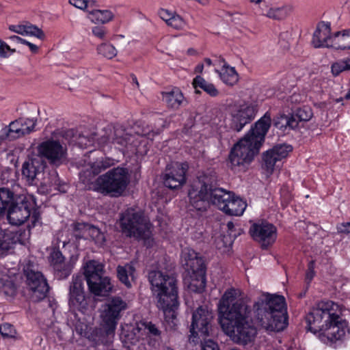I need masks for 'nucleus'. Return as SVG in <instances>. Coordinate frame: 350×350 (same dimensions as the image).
<instances>
[{
    "mask_svg": "<svg viewBox=\"0 0 350 350\" xmlns=\"http://www.w3.org/2000/svg\"><path fill=\"white\" fill-rule=\"evenodd\" d=\"M272 124L284 133L297 129L295 116L278 113L272 118L271 113L267 111L231 148L228 166L232 170L243 169L245 164H250L254 160L265 144V137Z\"/></svg>",
    "mask_w": 350,
    "mask_h": 350,
    "instance_id": "f257e3e1",
    "label": "nucleus"
},
{
    "mask_svg": "<svg viewBox=\"0 0 350 350\" xmlns=\"http://www.w3.org/2000/svg\"><path fill=\"white\" fill-rule=\"evenodd\" d=\"M234 288L227 290L219 303V321L224 332L237 343L247 344L256 334L248 306L237 299Z\"/></svg>",
    "mask_w": 350,
    "mask_h": 350,
    "instance_id": "f03ea898",
    "label": "nucleus"
},
{
    "mask_svg": "<svg viewBox=\"0 0 350 350\" xmlns=\"http://www.w3.org/2000/svg\"><path fill=\"white\" fill-rule=\"evenodd\" d=\"M338 308L332 301H321L305 317L307 329L319 333V340L334 348L340 345L350 333L347 321L336 312Z\"/></svg>",
    "mask_w": 350,
    "mask_h": 350,
    "instance_id": "7ed1b4c3",
    "label": "nucleus"
},
{
    "mask_svg": "<svg viewBox=\"0 0 350 350\" xmlns=\"http://www.w3.org/2000/svg\"><path fill=\"white\" fill-rule=\"evenodd\" d=\"M254 318L256 323L268 332H280L288 325L285 298L282 295H262L254 303Z\"/></svg>",
    "mask_w": 350,
    "mask_h": 350,
    "instance_id": "20e7f679",
    "label": "nucleus"
},
{
    "mask_svg": "<svg viewBox=\"0 0 350 350\" xmlns=\"http://www.w3.org/2000/svg\"><path fill=\"white\" fill-rule=\"evenodd\" d=\"M148 280L157 299V306L163 311L165 320L175 325L174 320L178 306L176 279L160 271H152L148 273Z\"/></svg>",
    "mask_w": 350,
    "mask_h": 350,
    "instance_id": "39448f33",
    "label": "nucleus"
},
{
    "mask_svg": "<svg viewBox=\"0 0 350 350\" xmlns=\"http://www.w3.org/2000/svg\"><path fill=\"white\" fill-rule=\"evenodd\" d=\"M118 224L121 232L126 237L143 240L148 247L152 245V224L142 210L128 208L120 213Z\"/></svg>",
    "mask_w": 350,
    "mask_h": 350,
    "instance_id": "423d86ee",
    "label": "nucleus"
},
{
    "mask_svg": "<svg viewBox=\"0 0 350 350\" xmlns=\"http://www.w3.org/2000/svg\"><path fill=\"white\" fill-rule=\"evenodd\" d=\"M217 178L214 168L199 172L188 189L187 197H223L225 194H228V197H237L233 191L217 187Z\"/></svg>",
    "mask_w": 350,
    "mask_h": 350,
    "instance_id": "0eeeda50",
    "label": "nucleus"
},
{
    "mask_svg": "<svg viewBox=\"0 0 350 350\" xmlns=\"http://www.w3.org/2000/svg\"><path fill=\"white\" fill-rule=\"evenodd\" d=\"M130 181L129 170L118 166L99 176L96 180V185L103 194H113L111 197H119L125 191Z\"/></svg>",
    "mask_w": 350,
    "mask_h": 350,
    "instance_id": "6e6552de",
    "label": "nucleus"
},
{
    "mask_svg": "<svg viewBox=\"0 0 350 350\" xmlns=\"http://www.w3.org/2000/svg\"><path fill=\"white\" fill-rule=\"evenodd\" d=\"M104 265L92 260L84 266V276L90 292L95 295L106 296L111 290L112 285L108 277L104 276Z\"/></svg>",
    "mask_w": 350,
    "mask_h": 350,
    "instance_id": "1a4fd4ad",
    "label": "nucleus"
},
{
    "mask_svg": "<svg viewBox=\"0 0 350 350\" xmlns=\"http://www.w3.org/2000/svg\"><path fill=\"white\" fill-rule=\"evenodd\" d=\"M184 265L191 273L190 288L202 293L206 287V266L204 259L193 250H185L183 252Z\"/></svg>",
    "mask_w": 350,
    "mask_h": 350,
    "instance_id": "9d476101",
    "label": "nucleus"
},
{
    "mask_svg": "<svg viewBox=\"0 0 350 350\" xmlns=\"http://www.w3.org/2000/svg\"><path fill=\"white\" fill-rule=\"evenodd\" d=\"M24 273L26 277L27 288L31 301L38 302L46 297L49 286L43 274L33 269L30 265L25 268Z\"/></svg>",
    "mask_w": 350,
    "mask_h": 350,
    "instance_id": "9b49d317",
    "label": "nucleus"
},
{
    "mask_svg": "<svg viewBox=\"0 0 350 350\" xmlns=\"http://www.w3.org/2000/svg\"><path fill=\"white\" fill-rule=\"evenodd\" d=\"M293 150L291 144L286 143L275 144L272 148L263 152L261 155V167L267 175H271L275 167H280L282 160L288 157L290 152Z\"/></svg>",
    "mask_w": 350,
    "mask_h": 350,
    "instance_id": "f8f14e48",
    "label": "nucleus"
},
{
    "mask_svg": "<svg viewBox=\"0 0 350 350\" xmlns=\"http://www.w3.org/2000/svg\"><path fill=\"white\" fill-rule=\"evenodd\" d=\"M189 166L187 161L167 164L163 174V182L166 187L177 189L187 182Z\"/></svg>",
    "mask_w": 350,
    "mask_h": 350,
    "instance_id": "ddd939ff",
    "label": "nucleus"
},
{
    "mask_svg": "<svg viewBox=\"0 0 350 350\" xmlns=\"http://www.w3.org/2000/svg\"><path fill=\"white\" fill-rule=\"evenodd\" d=\"M213 314L206 306L198 307L192 314V321L190 327V337H206L209 336L212 327Z\"/></svg>",
    "mask_w": 350,
    "mask_h": 350,
    "instance_id": "4468645a",
    "label": "nucleus"
},
{
    "mask_svg": "<svg viewBox=\"0 0 350 350\" xmlns=\"http://www.w3.org/2000/svg\"><path fill=\"white\" fill-rule=\"evenodd\" d=\"M249 234L251 237L260 244L262 249H267L276 240V227L266 220H259L252 224Z\"/></svg>",
    "mask_w": 350,
    "mask_h": 350,
    "instance_id": "2eb2a0df",
    "label": "nucleus"
},
{
    "mask_svg": "<svg viewBox=\"0 0 350 350\" xmlns=\"http://www.w3.org/2000/svg\"><path fill=\"white\" fill-rule=\"evenodd\" d=\"M38 155L44 158L51 164L59 166L66 157V149L59 141L48 139L40 143L37 147Z\"/></svg>",
    "mask_w": 350,
    "mask_h": 350,
    "instance_id": "dca6fc26",
    "label": "nucleus"
},
{
    "mask_svg": "<svg viewBox=\"0 0 350 350\" xmlns=\"http://www.w3.org/2000/svg\"><path fill=\"white\" fill-rule=\"evenodd\" d=\"M12 202L10 204L7 219L9 223L14 226L24 224L31 215L32 203L35 198H23L20 202H15V198H10Z\"/></svg>",
    "mask_w": 350,
    "mask_h": 350,
    "instance_id": "f3484780",
    "label": "nucleus"
},
{
    "mask_svg": "<svg viewBox=\"0 0 350 350\" xmlns=\"http://www.w3.org/2000/svg\"><path fill=\"white\" fill-rule=\"evenodd\" d=\"M83 275H73L69 286L68 304L73 310L82 311L86 309L88 301L85 297Z\"/></svg>",
    "mask_w": 350,
    "mask_h": 350,
    "instance_id": "a211bd4d",
    "label": "nucleus"
},
{
    "mask_svg": "<svg viewBox=\"0 0 350 350\" xmlns=\"http://www.w3.org/2000/svg\"><path fill=\"white\" fill-rule=\"evenodd\" d=\"M258 111V105L251 103L249 105H241L240 108L232 115L230 129L239 132L247 124L254 120Z\"/></svg>",
    "mask_w": 350,
    "mask_h": 350,
    "instance_id": "6ab92c4d",
    "label": "nucleus"
},
{
    "mask_svg": "<svg viewBox=\"0 0 350 350\" xmlns=\"http://www.w3.org/2000/svg\"><path fill=\"white\" fill-rule=\"evenodd\" d=\"M127 308V304L119 297H113L106 304V308L101 314L103 322L117 325L122 311Z\"/></svg>",
    "mask_w": 350,
    "mask_h": 350,
    "instance_id": "aec40b11",
    "label": "nucleus"
},
{
    "mask_svg": "<svg viewBox=\"0 0 350 350\" xmlns=\"http://www.w3.org/2000/svg\"><path fill=\"white\" fill-rule=\"evenodd\" d=\"M331 23L321 21L318 23L314 31L312 43L314 48H333L332 38L331 35Z\"/></svg>",
    "mask_w": 350,
    "mask_h": 350,
    "instance_id": "412c9836",
    "label": "nucleus"
},
{
    "mask_svg": "<svg viewBox=\"0 0 350 350\" xmlns=\"http://www.w3.org/2000/svg\"><path fill=\"white\" fill-rule=\"evenodd\" d=\"M213 204L229 215L240 216L247 207L243 198H213Z\"/></svg>",
    "mask_w": 350,
    "mask_h": 350,
    "instance_id": "4be33fe9",
    "label": "nucleus"
},
{
    "mask_svg": "<svg viewBox=\"0 0 350 350\" xmlns=\"http://www.w3.org/2000/svg\"><path fill=\"white\" fill-rule=\"evenodd\" d=\"M116 328V325L114 324L103 321L99 327H96L92 330L89 338L96 345H108L113 341Z\"/></svg>",
    "mask_w": 350,
    "mask_h": 350,
    "instance_id": "5701e85b",
    "label": "nucleus"
},
{
    "mask_svg": "<svg viewBox=\"0 0 350 350\" xmlns=\"http://www.w3.org/2000/svg\"><path fill=\"white\" fill-rule=\"evenodd\" d=\"M23 118L12 122L8 126L1 131L0 139L12 141L31 133L29 127H23Z\"/></svg>",
    "mask_w": 350,
    "mask_h": 350,
    "instance_id": "b1692460",
    "label": "nucleus"
},
{
    "mask_svg": "<svg viewBox=\"0 0 350 350\" xmlns=\"http://www.w3.org/2000/svg\"><path fill=\"white\" fill-rule=\"evenodd\" d=\"M44 166L40 164V161L38 159L33 158L25 161L22 165V178L25 180L29 185H33L36 175L40 172V170L43 169Z\"/></svg>",
    "mask_w": 350,
    "mask_h": 350,
    "instance_id": "393cba45",
    "label": "nucleus"
},
{
    "mask_svg": "<svg viewBox=\"0 0 350 350\" xmlns=\"http://www.w3.org/2000/svg\"><path fill=\"white\" fill-rule=\"evenodd\" d=\"M163 100L169 108L178 109L185 101L183 92L178 88H174L171 91L162 92Z\"/></svg>",
    "mask_w": 350,
    "mask_h": 350,
    "instance_id": "a878e982",
    "label": "nucleus"
},
{
    "mask_svg": "<svg viewBox=\"0 0 350 350\" xmlns=\"http://www.w3.org/2000/svg\"><path fill=\"white\" fill-rule=\"evenodd\" d=\"M224 63L221 71L216 70L219 73L221 80L229 86L234 85L239 81V74L234 67L228 64L224 58L221 59Z\"/></svg>",
    "mask_w": 350,
    "mask_h": 350,
    "instance_id": "bb28decb",
    "label": "nucleus"
},
{
    "mask_svg": "<svg viewBox=\"0 0 350 350\" xmlns=\"http://www.w3.org/2000/svg\"><path fill=\"white\" fill-rule=\"evenodd\" d=\"M332 46L336 50H350V28L335 32Z\"/></svg>",
    "mask_w": 350,
    "mask_h": 350,
    "instance_id": "cd10ccee",
    "label": "nucleus"
},
{
    "mask_svg": "<svg viewBox=\"0 0 350 350\" xmlns=\"http://www.w3.org/2000/svg\"><path fill=\"white\" fill-rule=\"evenodd\" d=\"M15 243V234L12 231L0 228V258L6 256Z\"/></svg>",
    "mask_w": 350,
    "mask_h": 350,
    "instance_id": "c85d7f7f",
    "label": "nucleus"
},
{
    "mask_svg": "<svg viewBox=\"0 0 350 350\" xmlns=\"http://www.w3.org/2000/svg\"><path fill=\"white\" fill-rule=\"evenodd\" d=\"M131 137V135L126 133L125 130L114 129L113 134L112 135L102 137V139L104 143L118 144L120 145L121 148H125L129 143Z\"/></svg>",
    "mask_w": 350,
    "mask_h": 350,
    "instance_id": "c756f323",
    "label": "nucleus"
},
{
    "mask_svg": "<svg viewBox=\"0 0 350 350\" xmlns=\"http://www.w3.org/2000/svg\"><path fill=\"white\" fill-rule=\"evenodd\" d=\"M135 267L130 265L126 264L124 266H118L117 267V276L120 281L122 282L126 287L131 286V280L135 278Z\"/></svg>",
    "mask_w": 350,
    "mask_h": 350,
    "instance_id": "7c9ffc66",
    "label": "nucleus"
},
{
    "mask_svg": "<svg viewBox=\"0 0 350 350\" xmlns=\"http://www.w3.org/2000/svg\"><path fill=\"white\" fill-rule=\"evenodd\" d=\"M88 18L94 23H102L105 24L113 18V13L109 10H99L92 9V10H88Z\"/></svg>",
    "mask_w": 350,
    "mask_h": 350,
    "instance_id": "2f4dec72",
    "label": "nucleus"
},
{
    "mask_svg": "<svg viewBox=\"0 0 350 350\" xmlns=\"http://www.w3.org/2000/svg\"><path fill=\"white\" fill-rule=\"evenodd\" d=\"M192 85L195 89L200 88L212 97H216L219 94L214 84L207 82L200 75H197L193 79Z\"/></svg>",
    "mask_w": 350,
    "mask_h": 350,
    "instance_id": "473e14b6",
    "label": "nucleus"
},
{
    "mask_svg": "<svg viewBox=\"0 0 350 350\" xmlns=\"http://www.w3.org/2000/svg\"><path fill=\"white\" fill-rule=\"evenodd\" d=\"M148 344L152 347L159 345L161 340V331L151 322L144 323Z\"/></svg>",
    "mask_w": 350,
    "mask_h": 350,
    "instance_id": "72a5a7b5",
    "label": "nucleus"
},
{
    "mask_svg": "<svg viewBox=\"0 0 350 350\" xmlns=\"http://www.w3.org/2000/svg\"><path fill=\"white\" fill-rule=\"evenodd\" d=\"M113 165V160L109 158L97 159L90 163V170L94 176H97Z\"/></svg>",
    "mask_w": 350,
    "mask_h": 350,
    "instance_id": "f704fd0d",
    "label": "nucleus"
},
{
    "mask_svg": "<svg viewBox=\"0 0 350 350\" xmlns=\"http://www.w3.org/2000/svg\"><path fill=\"white\" fill-rule=\"evenodd\" d=\"M291 114V116H295V120L297 122V127L299 126V122H308L313 116L312 109L309 106L299 107L295 112Z\"/></svg>",
    "mask_w": 350,
    "mask_h": 350,
    "instance_id": "c9c22d12",
    "label": "nucleus"
},
{
    "mask_svg": "<svg viewBox=\"0 0 350 350\" xmlns=\"http://www.w3.org/2000/svg\"><path fill=\"white\" fill-rule=\"evenodd\" d=\"M0 291L6 296H13L16 293V286L7 275L0 278Z\"/></svg>",
    "mask_w": 350,
    "mask_h": 350,
    "instance_id": "e433bc0d",
    "label": "nucleus"
},
{
    "mask_svg": "<svg viewBox=\"0 0 350 350\" xmlns=\"http://www.w3.org/2000/svg\"><path fill=\"white\" fill-rule=\"evenodd\" d=\"M97 52L99 55L108 59H111L117 55V50L116 48L113 45L108 42L102 43L98 45L97 47Z\"/></svg>",
    "mask_w": 350,
    "mask_h": 350,
    "instance_id": "4c0bfd02",
    "label": "nucleus"
},
{
    "mask_svg": "<svg viewBox=\"0 0 350 350\" xmlns=\"http://www.w3.org/2000/svg\"><path fill=\"white\" fill-rule=\"evenodd\" d=\"M123 345L126 350H146V348L139 339L133 335H128L123 340Z\"/></svg>",
    "mask_w": 350,
    "mask_h": 350,
    "instance_id": "58836bf2",
    "label": "nucleus"
},
{
    "mask_svg": "<svg viewBox=\"0 0 350 350\" xmlns=\"http://www.w3.org/2000/svg\"><path fill=\"white\" fill-rule=\"evenodd\" d=\"M350 70L349 57L336 62L332 64L331 72L334 77L338 76L342 72Z\"/></svg>",
    "mask_w": 350,
    "mask_h": 350,
    "instance_id": "ea45409f",
    "label": "nucleus"
},
{
    "mask_svg": "<svg viewBox=\"0 0 350 350\" xmlns=\"http://www.w3.org/2000/svg\"><path fill=\"white\" fill-rule=\"evenodd\" d=\"M288 9L285 6L270 8L268 10L265 16L274 20H283L288 16Z\"/></svg>",
    "mask_w": 350,
    "mask_h": 350,
    "instance_id": "a19ab883",
    "label": "nucleus"
},
{
    "mask_svg": "<svg viewBox=\"0 0 350 350\" xmlns=\"http://www.w3.org/2000/svg\"><path fill=\"white\" fill-rule=\"evenodd\" d=\"M210 200L213 204V198H210ZM189 203L194 209L198 211H206L211 204L209 198H189Z\"/></svg>",
    "mask_w": 350,
    "mask_h": 350,
    "instance_id": "79ce46f5",
    "label": "nucleus"
},
{
    "mask_svg": "<svg viewBox=\"0 0 350 350\" xmlns=\"http://www.w3.org/2000/svg\"><path fill=\"white\" fill-rule=\"evenodd\" d=\"M55 275L58 280L66 278L71 273V267L69 265L64 263L53 268Z\"/></svg>",
    "mask_w": 350,
    "mask_h": 350,
    "instance_id": "37998d69",
    "label": "nucleus"
},
{
    "mask_svg": "<svg viewBox=\"0 0 350 350\" xmlns=\"http://www.w3.org/2000/svg\"><path fill=\"white\" fill-rule=\"evenodd\" d=\"M25 31L27 32L25 36H35L42 40L45 38V34L44 31L41 29L38 28L36 25H27Z\"/></svg>",
    "mask_w": 350,
    "mask_h": 350,
    "instance_id": "c03bdc74",
    "label": "nucleus"
},
{
    "mask_svg": "<svg viewBox=\"0 0 350 350\" xmlns=\"http://www.w3.org/2000/svg\"><path fill=\"white\" fill-rule=\"evenodd\" d=\"M168 20L169 22L167 25L171 26L176 29H182L185 25L184 19L180 15L175 13L172 16H171V19L169 18Z\"/></svg>",
    "mask_w": 350,
    "mask_h": 350,
    "instance_id": "a18cd8bd",
    "label": "nucleus"
},
{
    "mask_svg": "<svg viewBox=\"0 0 350 350\" xmlns=\"http://www.w3.org/2000/svg\"><path fill=\"white\" fill-rule=\"evenodd\" d=\"M0 333L4 338H14L16 332L12 325L5 323L0 325Z\"/></svg>",
    "mask_w": 350,
    "mask_h": 350,
    "instance_id": "49530a36",
    "label": "nucleus"
},
{
    "mask_svg": "<svg viewBox=\"0 0 350 350\" xmlns=\"http://www.w3.org/2000/svg\"><path fill=\"white\" fill-rule=\"evenodd\" d=\"M50 258L53 268L65 263L64 257L59 250H53L51 253Z\"/></svg>",
    "mask_w": 350,
    "mask_h": 350,
    "instance_id": "de8ad7c7",
    "label": "nucleus"
},
{
    "mask_svg": "<svg viewBox=\"0 0 350 350\" xmlns=\"http://www.w3.org/2000/svg\"><path fill=\"white\" fill-rule=\"evenodd\" d=\"M290 38L291 33L288 31L281 32L279 35V42L284 49H288L290 48Z\"/></svg>",
    "mask_w": 350,
    "mask_h": 350,
    "instance_id": "09e8293b",
    "label": "nucleus"
},
{
    "mask_svg": "<svg viewBox=\"0 0 350 350\" xmlns=\"http://www.w3.org/2000/svg\"><path fill=\"white\" fill-rule=\"evenodd\" d=\"M12 202L10 198H0V217L3 216L5 213L8 214V211L10 207V204Z\"/></svg>",
    "mask_w": 350,
    "mask_h": 350,
    "instance_id": "8fccbe9b",
    "label": "nucleus"
},
{
    "mask_svg": "<svg viewBox=\"0 0 350 350\" xmlns=\"http://www.w3.org/2000/svg\"><path fill=\"white\" fill-rule=\"evenodd\" d=\"M314 262L311 260L309 262L308 265V270L306 274V280L308 283H310L313 279L315 272H314Z\"/></svg>",
    "mask_w": 350,
    "mask_h": 350,
    "instance_id": "3c124183",
    "label": "nucleus"
},
{
    "mask_svg": "<svg viewBox=\"0 0 350 350\" xmlns=\"http://www.w3.org/2000/svg\"><path fill=\"white\" fill-rule=\"evenodd\" d=\"M337 231L339 234H348L350 233V221L349 222H342L338 224L336 226Z\"/></svg>",
    "mask_w": 350,
    "mask_h": 350,
    "instance_id": "603ef678",
    "label": "nucleus"
},
{
    "mask_svg": "<svg viewBox=\"0 0 350 350\" xmlns=\"http://www.w3.org/2000/svg\"><path fill=\"white\" fill-rule=\"evenodd\" d=\"M92 33L97 38L104 39L106 34L105 27L100 26H96L92 28Z\"/></svg>",
    "mask_w": 350,
    "mask_h": 350,
    "instance_id": "864d4df0",
    "label": "nucleus"
},
{
    "mask_svg": "<svg viewBox=\"0 0 350 350\" xmlns=\"http://www.w3.org/2000/svg\"><path fill=\"white\" fill-rule=\"evenodd\" d=\"M27 25H12L9 27V29L12 31H14L18 34H21L22 36H25V33H27L26 31Z\"/></svg>",
    "mask_w": 350,
    "mask_h": 350,
    "instance_id": "5fc2aeb1",
    "label": "nucleus"
},
{
    "mask_svg": "<svg viewBox=\"0 0 350 350\" xmlns=\"http://www.w3.org/2000/svg\"><path fill=\"white\" fill-rule=\"evenodd\" d=\"M158 14H159V17L162 20L165 21V23L167 24L169 22L168 19L169 18L171 19V16H172L174 14V13H172L167 10L161 8L158 11Z\"/></svg>",
    "mask_w": 350,
    "mask_h": 350,
    "instance_id": "6e6d98bb",
    "label": "nucleus"
},
{
    "mask_svg": "<svg viewBox=\"0 0 350 350\" xmlns=\"http://www.w3.org/2000/svg\"><path fill=\"white\" fill-rule=\"evenodd\" d=\"M201 350H219V347L217 343L211 340H208L202 345Z\"/></svg>",
    "mask_w": 350,
    "mask_h": 350,
    "instance_id": "4d7b16f0",
    "label": "nucleus"
},
{
    "mask_svg": "<svg viewBox=\"0 0 350 350\" xmlns=\"http://www.w3.org/2000/svg\"><path fill=\"white\" fill-rule=\"evenodd\" d=\"M69 3L81 10H85L88 8V2L86 0H69Z\"/></svg>",
    "mask_w": 350,
    "mask_h": 350,
    "instance_id": "13d9d810",
    "label": "nucleus"
},
{
    "mask_svg": "<svg viewBox=\"0 0 350 350\" xmlns=\"http://www.w3.org/2000/svg\"><path fill=\"white\" fill-rule=\"evenodd\" d=\"M36 118H23V122L21 125H23V127H29V129H31V132L34 131V127L36 126Z\"/></svg>",
    "mask_w": 350,
    "mask_h": 350,
    "instance_id": "bf43d9fd",
    "label": "nucleus"
},
{
    "mask_svg": "<svg viewBox=\"0 0 350 350\" xmlns=\"http://www.w3.org/2000/svg\"><path fill=\"white\" fill-rule=\"evenodd\" d=\"M5 50H10V46L8 45L5 42L0 40V57L3 58H7L9 57Z\"/></svg>",
    "mask_w": 350,
    "mask_h": 350,
    "instance_id": "052dcab7",
    "label": "nucleus"
},
{
    "mask_svg": "<svg viewBox=\"0 0 350 350\" xmlns=\"http://www.w3.org/2000/svg\"><path fill=\"white\" fill-rule=\"evenodd\" d=\"M1 194L6 195V197H22L23 196L21 194L15 196L13 191L5 187L0 188V197H1Z\"/></svg>",
    "mask_w": 350,
    "mask_h": 350,
    "instance_id": "680f3d73",
    "label": "nucleus"
},
{
    "mask_svg": "<svg viewBox=\"0 0 350 350\" xmlns=\"http://www.w3.org/2000/svg\"><path fill=\"white\" fill-rule=\"evenodd\" d=\"M22 44L29 46L31 52L33 54H36L38 52V50H39L38 46H37L36 44H34L25 39L23 40Z\"/></svg>",
    "mask_w": 350,
    "mask_h": 350,
    "instance_id": "e2e57ef3",
    "label": "nucleus"
},
{
    "mask_svg": "<svg viewBox=\"0 0 350 350\" xmlns=\"http://www.w3.org/2000/svg\"><path fill=\"white\" fill-rule=\"evenodd\" d=\"M69 185L66 183L60 184L58 185L57 189L62 193H65L67 192V189L69 188Z\"/></svg>",
    "mask_w": 350,
    "mask_h": 350,
    "instance_id": "0e129e2a",
    "label": "nucleus"
},
{
    "mask_svg": "<svg viewBox=\"0 0 350 350\" xmlns=\"http://www.w3.org/2000/svg\"><path fill=\"white\" fill-rule=\"evenodd\" d=\"M40 219V216L38 213L34 212L31 216V226L34 227L36 225V223Z\"/></svg>",
    "mask_w": 350,
    "mask_h": 350,
    "instance_id": "69168bd1",
    "label": "nucleus"
},
{
    "mask_svg": "<svg viewBox=\"0 0 350 350\" xmlns=\"http://www.w3.org/2000/svg\"><path fill=\"white\" fill-rule=\"evenodd\" d=\"M9 39L12 42H14L16 43H21V44L23 43V41L24 40L23 38H22L18 36H15V35L10 36Z\"/></svg>",
    "mask_w": 350,
    "mask_h": 350,
    "instance_id": "338daca9",
    "label": "nucleus"
},
{
    "mask_svg": "<svg viewBox=\"0 0 350 350\" xmlns=\"http://www.w3.org/2000/svg\"><path fill=\"white\" fill-rule=\"evenodd\" d=\"M86 226V225L85 224H82V223H75L73 224V229L75 230V231H77V230H82L83 228H84Z\"/></svg>",
    "mask_w": 350,
    "mask_h": 350,
    "instance_id": "774afa93",
    "label": "nucleus"
}]
</instances>
